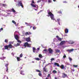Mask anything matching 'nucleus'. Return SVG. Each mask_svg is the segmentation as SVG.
Segmentation results:
<instances>
[{
	"label": "nucleus",
	"instance_id": "obj_1",
	"mask_svg": "<svg viewBox=\"0 0 79 79\" xmlns=\"http://www.w3.org/2000/svg\"><path fill=\"white\" fill-rule=\"evenodd\" d=\"M48 14V16H50L51 19L52 20H54L55 19H54V15L49 10H47Z\"/></svg>",
	"mask_w": 79,
	"mask_h": 79
},
{
	"label": "nucleus",
	"instance_id": "obj_2",
	"mask_svg": "<svg viewBox=\"0 0 79 79\" xmlns=\"http://www.w3.org/2000/svg\"><path fill=\"white\" fill-rule=\"evenodd\" d=\"M16 6H21L22 7V8H23L24 6H23V3H22V2L21 1H19L18 2V4L16 5Z\"/></svg>",
	"mask_w": 79,
	"mask_h": 79
},
{
	"label": "nucleus",
	"instance_id": "obj_3",
	"mask_svg": "<svg viewBox=\"0 0 79 79\" xmlns=\"http://www.w3.org/2000/svg\"><path fill=\"white\" fill-rule=\"evenodd\" d=\"M24 46L25 48L27 46V47H30V44H28L27 42L25 43L24 44Z\"/></svg>",
	"mask_w": 79,
	"mask_h": 79
},
{
	"label": "nucleus",
	"instance_id": "obj_4",
	"mask_svg": "<svg viewBox=\"0 0 79 79\" xmlns=\"http://www.w3.org/2000/svg\"><path fill=\"white\" fill-rule=\"evenodd\" d=\"M48 51L49 52V53L50 54H52V52H53V50L51 48H49L48 49Z\"/></svg>",
	"mask_w": 79,
	"mask_h": 79
},
{
	"label": "nucleus",
	"instance_id": "obj_5",
	"mask_svg": "<svg viewBox=\"0 0 79 79\" xmlns=\"http://www.w3.org/2000/svg\"><path fill=\"white\" fill-rule=\"evenodd\" d=\"M15 38L17 40H18L19 39V37L18 35H15Z\"/></svg>",
	"mask_w": 79,
	"mask_h": 79
},
{
	"label": "nucleus",
	"instance_id": "obj_6",
	"mask_svg": "<svg viewBox=\"0 0 79 79\" xmlns=\"http://www.w3.org/2000/svg\"><path fill=\"white\" fill-rule=\"evenodd\" d=\"M68 42L69 44H73L74 43V41L72 40H70L68 41Z\"/></svg>",
	"mask_w": 79,
	"mask_h": 79
},
{
	"label": "nucleus",
	"instance_id": "obj_7",
	"mask_svg": "<svg viewBox=\"0 0 79 79\" xmlns=\"http://www.w3.org/2000/svg\"><path fill=\"white\" fill-rule=\"evenodd\" d=\"M66 43L65 41H63L61 42L60 43V45H63V44H64Z\"/></svg>",
	"mask_w": 79,
	"mask_h": 79
},
{
	"label": "nucleus",
	"instance_id": "obj_8",
	"mask_svg": "<svg viewBox=\"0 0 79 79\" xmlns=\"http://www.w3.org/2000/svg\"><path fill=\"white\" fill-rule=\"evenodd\" d=\"M8 64H7L5 65V67L6 68V72H8Z\"/></svg>",
	"mask_w": 79,
	"mask_h": 79
},
{
	"label": "nucleus",
	"instance_id": "obj_9",
	"mask_svg": "<svg viewBox=\"0 0 79 79\" xmlns=\"http://www.w3.org/2000/svg\"><path fill=\"white\" fill-rule=\"evenodd\" d=\"M26 40L27 41V42H30V41H31V38H30L29 37L26 38Z\"/></svg>",
	"mask_w": 79,
	"mask_h": 79
},
{
	"label": "nucleus",
	"instance_id": "obj_10",
	"mask_svg": "<svg viewBox=\"0 0 79 79\" xmlns=\"http://www.w3.org/2000/svg\"><path fill=\"white\" fill-rule=\"evenodd\" d=\"M67 76V75L66 74H65L64 73L62 74V77H63V78H65V77H66Z\"/></svg>",
	"mask_w": 79,
	"mask_h": 79
},
{
	"label": "nucleus",
	"instance_id": "obj_11",
	"mask_svg": "<svg viewBox=\"0 0 79 79\" xmlns=\"http://www.w3.org/2000/svg\"><path fill=\"white\" fill-rule=\"evenodd\" d=\"M69 30L68 29L66 28L65 30V32L66 33V34H68L69 32Z\"/></svg>",
	"mask_w": 79,
	"mask_h": 79
},
{
	"label": "nucleus",
	"instance_id": "obj_12",
	"mask_svg": "<svg viewBox=\"0 0 79 79\" xmlns=\"http://www.w3.org/2000/svg\"><path fill=\"white\" fill-rule=\"evenodd\" d=\"M31 5L32 6V7H33V8H35L36 7V6L32 3H31Z\"/></svg>",
	"mask_w": 79,
	"mask_h": 79
},
{
	"label": "nucleus",
	"instance_id": "obj_13",
	"mask_svg": "<svg viewBox=\"0 0 79 79\" xmlns=\"http://www.w3.org/2000/svg\"><path fill=\"white\" fill-rule=\"evenodd\" d=\"M8 48H13V46H12V45L11 44H9L8 45Z\"/></svg>",
	"mask_w": 79,
	"mask_h": 79
},
{
	"label": "nucleus",
	"instance_id": "obj_14",
	"mask_svg": "<svg viewBox=\"0 0 79 79\" xmlns=\"http://www.w3.org/2000/svg\"><path fill=\"white\" fill-rule=\"evenodd\" d=\"M46 66H45L44 68H43V69L44 70V71H45V72H47V69L46 68Z\"/></svg>",
	"mask_w": 79,
	"mask_h": 79
},
{
	"label": "nucleus",
	"instance_id": "obj_15",
	"mask_svg": "<svg viewBox=\"0 0 79 79\" xmlns=\"http://www.w3.org/2000/svg\"><path fill=\"white\" fill-rule=\"evenodd\" d=\"M24 71L21 70L20 72V74H22V75H24Z\"/></svg>",
	"mask_w": 79,
	"mask_h": 79
},
{
	"label": "nucleus",
	"instance_id": "obj_16",
	"mask_svg": "<svg viewBox=\"0 0 79 79\" xmlns=\"http://www.w3.org/2000/svg\"><path fill=\"white\" fill-rule=\"evenodd\" d=\"M74 50V49H69L67 50V51L69 52H70V53H71V52H73V51Z\"/></svg>",
	"mask_w": 79,
	"mask_h": 79
},
{
	"label": "nucleus",
	"instance_id": "obj_17",
	"mask_svg": "<svg viewBox=\"0 0 79 79\" xmlns=\"http://www.w3.org/2000/svg\"><path fill=\"white\" fill-rule=\"evenodd\" d=\"M5 49L6 50H8V45H6V46H5Z\"/></svg>",
	"mask_w": 79,
	"mask_h": 79
},
{
	"label": "nucleus",
	"instance_id": "obj_18",
	"mask_svg": "<svg viewBox=\"0 0 79 79\" xmlns=\"http://www.w3.org/2000/svg\"><path fill=\"white\" fill-rule=\"evenodd\" d=\"M35 48V47H33V53H35V50H36Z\"/></svg>",
	"mask_w": 79,
	"mask_h": 79
},
{
	"label": "nucleus",
	"instance_id": "obj_19",
	"mask_svg": "<svg viewBox=\"0 0 79 79\" xmlns=\"http://www.w3.org/2000/svg\"><path fill=\"white\" fill-rule=\"evenodd\" d=\"M39 57L40 58H42L43 57V56H42V55L41 54H40L39 55Z\"/></svg>",
	"mask_w": 79,
	"mask_h": 79
},
{
	"label": "nucleus",
	"instance_id": "obj_20",
	"mask_svg": "<svg viewBox=\"0 0 79 79\" xmlns=\"http://www.w3.org/2000/svg\"><path fill=\"white\" fill-rule=\"evenodd\" d=\"M60 67L62 69H64V65H61V66H60Z\"/></svg>",
	"mask_w": 79,
	"mask_h": 79
},
{
	"label": "nucleus",
	"instance_id": "obj_21",
	"mask_svg": "<svg viewBox=\"0 0 79 79\" xmlns=\"http://www.w3.org/2000/svg\"><path fill=\"white\" fill-rule=\"evenodd\" d=\"M54 65H55V66H60L59 64L56 63H54Z\"/></svg>",
	"mask_w": 79,
	"mask_h": 79
},
{
	"label": "nucleus",
	"instance_id": "obj_22",
	"mask_svg": "<svg viewBox=\"0 0 79 79\" xmlns=\"http://www.w3.org/2000/svg\"><path fill=\"white\" fill-rule=\"evenodd\" d=\"M12 23H13L14 24H15V25H16V22H15V21L14 20H12Z\"/></svg>",
	"mask_w": 79,
	"mask_h": 79
},
{
	"label": "nucleus",
	"instance_id": "obj_23",
	"mask_svg": "<svg viewBox=\"0 0 79 79\" xmlns=\"http://www.w3.org/2000/svg\"><path fill=\"white\" fill-rule=\"evenodd\" d=\"M56 52V53H59L60 52V50L58 49H56L55 50Z\"/></svg>",
	"mask_w": 79,
	"mask_h": 79
},
{
	"label": "nucleus",
	"instance_id": "obj_24",
	"mask_svg": "<svg viewBox=\"0 0 79 79\" xmlns=\"http://www.w3.org/2000/svg\"><path fill=\"white\" fill-rule=\"evenodd\" d=\"M17 61H20V60H21V59H20V58L19 57H17Z\"/></svg>",
	"mask_w": 79,
	"mask_h": 79
},
{
	"label": "nucleus",
	"instance_id": "obj_25",
	"mask_svg": "<svg viewBox=\"0 0 79 79\" xmlns=\"http://www.w3.org/2000/svg\"><path fill=\"white\" fill-rule=\"evenodd\" d=\"M11 10L12 12H13L14 13H16V11H15L13 8H12Z\"/></svg>",
	"mask_w": 79,
	"mask_h": 79
},
{
	"label": "nucleus",
	"instance_id": "obj_26",
	"mask_svg": "<svg viewBox=\"0 0 79 79\" xmlns=\"http://www.w3.org/2000/svg\"><path fill=\"white\" fill-rule=\"evenodd\" d=\"M35 60H37V61H39V60H40V59L38 58H35Z\"/></svg>",
	"mask_w": 79,
	"mask_h": 79
},
{
	"label": "nucleus",
	"instance_id": "obj_27",
	"mask_svg": "<svg viewBox=\"0 0 79 79\" xmlns=\"http://www.w3.org/2000/svg\"><path fill=\"white\" fill-rule=\"evenodd\" d=\"M36 28H37L35 26H34L33 27V30H35V29H36Z\"/></svg>",
	"mask_w": 79,
	"mask_h": 79
},
{
	"label": "nucleus",
	"instance_id": "obj_28",
	"mask_svg": "<svg viewBox=\"0 0 79 79\" xmlns=\"http://www.w3.org/2000/svg\"><path fill=\"white\" fill-rule=\"evenodd\" d=\"M69 59L70 61H71L73 60L72 58L70 57H69Z\"/></svg>",
	"mask_w": 79,
	"mask_h": 79
},
{
	"label": "nucleus",
	"instance_id": "obj_29",
	"mask_svg": "<svg viewBox=\"0 0 79 79\" xmlns=\"http://www.w3.org/2000/svg\"><path fill=\"white\" fill-rule=\"evenodd\" d=\"M20 44L19 43H17V44L16 45H15V47H18V46H19V45Z\"/></svg>",
	"mask_w": 79,
	"mask_h": 79
},
{
	"label": "nucleus",
	"instance_id": "obj_30",
	"mask_svg": "<svg viewBox=\"0 0 79 79\" xmlns=\"http://www.w3.org/2000/svg\"><path fill=\"white\" fill-rule=\"evenodd\" d=\"M52 73H57V72H56V71L55 70H54L53 71Z\"/></svg>",
	"mask_w": 79,
	"mask_h": 79
},
{
	"label": "nucleus",
	"instance_id": "obj_31",
	"mask_svg": "<svg viewBox=\"0 0 79 79\" xmlns=\"http://www.w3.org/2000/svg\"><path fill=\"white\" fill-rule=\"evenodd\" d=\"M36 72H38L39 73H41V72L40 71V70H39L38 69H36Z\"/></svg>",
	"mask_w": 79,
	"mask_h": 79
},
{
	"label": "nucleus",
	"instance_id": "obj_32",
	"mask_svg": "<svg viewBox=\"0 0 79 79\" xmlns=\"http://www.w3.org/2000/svg\"><path fill=\"white\" fill-rule=\"evenodd\" d=\"M8 40L7 39L5 40V42L6 43H8Z\"/></svg>",
	"mask_w": 79,
	"mask_h": 79
},
{
	"label": "nucleus",
	"instance_id": "obj_33",
	"mask_svg": "<svg viewBox=\"0 0 79 79\" xmlns=\"http://www.w3.org/2000/svg\"><path fill=\"white\" fill-rule=\"evenodd\" d=\"M25 35H29V33L28 32H26L25 33Z\"/></svg>",
	"mask_w": 79,
	"mask_h": 79
},
{
	"label": "nucleus",
	"instance_id": "obj_34",
	"mask_svg": "<svg viewBox=\"0 0 79 79\" xmlns=\"http://www.w3.org/2000/svg\"><path fill=\"white\" fill-rule=\"evenodd\" d=\"M60 16H62V12H61V11H60Z\"/></svg>",
	"mask_w": 79,
	"mask_h": 79
},
{
	"label": "nucleus",
	"instance_id": "obj_35",
	"mask_svg": "<svg viewBox=\"0 0 79 79\" xmlns=\"http://www.w3.org/2000/svg\"><path fill=\"white\" fill-rule=\"evenodd\" d=\"M35 3V2H34V0H32L31 1V3H32V4H34Z\"/></svg>",
	"mask_w": 79,
	"mask_h": 79
},
{
	"label": "nucleus",
	"instance_id": "obj_36",
	"mask_svg": "<svg viewBox=\"0 0 79 79\" xmlns=\"http://www.w3.org/2000/svg\"><path fill=\"white\" fill-rule=\"evenodd\" d=\"M57 21L58 22V23L60 25V23H59V21H60V19H57Z\"/></svg>",
	"mask_w": 79,
	"mask_h": 79
},
{
	"label": "nucleus",
	"instance_id": "obj_37",
	"mask_svg": "<svg viewBox=\"0 0 79 79\" xmlns=\"http://www.w3.org/2000/svg\"><path fill=\"white\" fill-rule=\"evenodd\" d=\"M55 60V58H52L51 59V61H53V60Z\"/></svg>",
	"mask_w": 79,
	"mask_h": 79
},
{
	"label": "nucleus",
	"instance_id": "obj_38",
	"mask_svg": "<svg viewBox=\"0 0 79 79\" xmlns=\"http://www.w3.org/2000/svg\"><path fill=\"white\" fill-rule=\"evenodd\" d=\"M23 57V54H21L20 55V56H19V57L20 58H21V57Z\"/></svg>",
	"mask_w": 79,
	"mask_h": 79
},
{
	"label": "nucleus",
	"instance_id": "obj_39",
	"mask_svg": "<svg viewBox=\"0 0 79 79\" xmlns=\"http://www.w3.org/2000/svg\"><path fill=\"white\" fill-rule=\"evenodd\" d=\"M73 67H74V68H77V65H73Z\"/></svg>",
	"mask_w": 79,
	"mask_h": 79
},
{
	"label": "nucleus",
	"instance_id": "obj_40",
	"mask_svg": "<svg viewBox=\"0 0 79 79\" xmlns=\"http://www.w3.org/2000/svg\"><path fill=\"white\" fill-rule=\"evenodd\" d=\"M17 40V42H19V43H21V41L19 40Z\"/></svg>",
	"mask_w": 79,
	"mask_h": 79
},
{
	"label": "nucleus",
	"instance_id": "obj_41",
	"mask_svg": "<svg viewBox=\"0 0 79 79\" xmlns=\"http://www.w3.org/2000/svg\"><path fill=\"white\" fill-rule=\"evenodd\" d=\"M2 6H6V4H3L2 5Z\"/></svg>",
	"mask_w": 79,
	"mask_h": 79
},
{
	"label": "nucleus",
	"instance_id": "obj_42",
	"mask_svg": "<svg viewBox=\"0 0 79 79\" xmlns=\"http://www.w3.org/2000/svg\"><path fill=\"white\" fill-rule=\"evenodd\" d=\"M38 74L39 76H41L42 75V73H39Z\"/></svg>",
	"mask_w": 79,
	"mask_h": 79
},
{
	"label": "nucleus",
	"instance_id": "obj_43",
	"mask_svg": "<svg viewBox=\"0 0 79 79\" xmlns=\"http://www.w3.org/2000/svg\"><path fill=\"white\" fill-rule=\"evenodd\" d=\"M56 38L58 39V40H60V38H59V37H58V36H56Z\"/></svg>",
	"mask_w": 79,
	"mask_h": 79
},
{
	"label": "nucleus",
	"instance_id": "obj_44",
	"mask_svg": "<svg viewBox=\"0 0 79 79\" xmlns=\"http://www.w3.org/2000/svg\"><path fill=\"white\" fill-rule=\"evenodd\" d=\"M66 54H64V56L63 57V58H66Z\"/></svg>",
	"mask_w": 79,
	"mask_h": 79
},
{
	"label": "nucleus",
	"instance_id": "obj_45",
	"mask_svg": "<svg viewBox=\"0 0 79 79\" xmlns=\"http://www.w3.org/2000/svg\"><path fill=\"white\" fill-rule=\"evenodd\" d=\"M48 3H52V0H49L48 1Z\"/></svg>",
	"mask_w": 79,
	"mask_h": 79
},
{
	"label": "nucleus",
	"instance_id": "obj_46",
	"mask_svg": "<svg viewBox=\"0 0 79 79\" xmlns=\"http://www.w3.org/2000/svg\"><path fill=\"white\" fill-rule=\"evenodd\" d=\"M3 58H5V57H2L0 58L1 60H2L3 59Z\"/></svg>",
	"mask_w": 79,
	"mask_h": 79
},
{
	"label": "nucleus",
	"instance_id": "obj_47",
	"mask_svg": "<svg viewBox=\"0 0 79 79\" xmlns=\"http://www.w3.org/2000/svg\"><path fill=\"white\" fill-rule=\"evenodd\" d=\"M44 52H47V49H45L44 50Z\"/></svg>",
	"mask_w": 79,
	"mask_h": 79
},
{
	"label": "nucleus",
	"instance_id": "obj_48",
	"mask_svg": "<svg viewBox=\"0 0 79 79\" xmlns=\"http://www.w3.org/2000/svg\"><path fill=\"white\" fill-rule=\"evenodd\" d=\"M63 3H68V2L66 1H64L63 2Z\"/></svg>",
	"mask_w": 79,
	"mask_h": 79
},
{
	"label": "nucleus",
	"instance_id": "obj_49",
	"mask_svg": "<svg viewBox=\"0 0 79 79\" xmlns=\"http://www.w3.org/2000/svg\"><path fill=\"white\" fill-rule=\"evenodd\" d=\"M5 77H6V76H5V75H3V79H5Z\"/></svg>",
	"mask_w": 79,
	"mask_h": 79
},
{
	"label": "nucleus",
	"instance_id": "obj_50",
	"mask_svg": "<svg viewBox=\"0 0 79 79\" xmlns=\"http://www.w3.org/2000/svg\"><path fill=\"white\" fill-rule=\"evenodd\" d=\"M50 74H48V77H50Z\"/></svg>",
	"mask_w": 79,
	"mask_h": 79
},
{
	"label": "nucleus",
	"instance_id": "obj_51",
	"mask_svg": "<svg viewBox=\"0 0 79 79\" xmlns=\"http://www.w3.org/2000/svg\"><path fill=\"white\" fill-rule=\"evenodd\" d=\"M61 39H62L60 38V41H61Z\"/></svg>",
	"mask_w": 79,
	"mask_h": 79
},
{
	"label": "nucleus",
	"instance_id": "obj_52",
	"mask_svg": "<svg viewBox=\"0 0 79 79\" xmlns=\"http://www.w3.org/2000/svg\"><path fill=\"white\" fill-rule=\"evenodd\" d=\"M53 40H54V41H55L56 40V38H54V39H53Z\"/></svg>",
	"mask_w": 79,
	"mask_h": 79
},
{
	"label": "nucleus",
	"instance_id": "obj_53",
	"mask_svg": "<svg viewBox=\"0 0 79 79\" xmlns=\"http://www.w3.org/2000/svg\"><path fill=\"white\" fill-rule=\"evenodd\" d=\"M3 29L2 28H1L0 29L1 31H3Z\"/></svg>",
	"mask_w": 79,
	"mask_h": 79
},
{
	"label": "nucleus",
	"instance_id": "obj_54",
	"mask_svg": "<svg viewBox=\"0 0 79 79\" xmlns=\"http://www.w3.org/2000/svg\"><path fill=\"white\" fill-rule=\"evenodd\" d=\"M40 2V0H39L37 1V3H39V2Z\"/></svg>",
	"mask_w": 79,
	"mask_h": 79
},
{
	"label": "nucleus",
	"instance_id": "obj_55",
	"mask_svg": "<svg viewBox=\"0 0 79 79\" xmlns=\"http://www.w3.org/2000/svg\"><path fill=\"white\" fill-rule=\"evenodd\" d=\"M20 68L21 69H23V67H20Z\"/></svg>",
	"mask_w": 79,
	"mask_h": 79
},
{
	"label": "nucleus",
	"instance_id": "obj_56",
	"mask_svg": "<svg viewBox=\"0 0 79 79\" xmlns=\"http://www.w3.org/2000/svg\"><path fill=\"white\" fill-rule=\"evenodd\" d=\"M28 34H29V35H30V34H31V32H29Z\"/></svg>",
	"mask_w": 79,
	"mask_h": 79
},
{
	"label": "nucleus",
	"instance_id": "obj_57",
	"mask_svg": "<svg viewBox=\"0 0 79 79\" xmlns=\"http://www.w3.org/2000/svg\"><path fill=\"white\" fill-rule=\"evenodd\" d=\"M37 49L38 50H40V48H38Z\"/></svg>",
	"mask_w": 79,
	"mask_h": 79
},
{
	"label": "nucleus",
	"instance_id": "obj_58",
	"mask_svg": "<svg viewBox=\"0 0 79 79\" xmlns=\"http://www.w3.org/2000/svg\"><path fill=\"white\" fill-rule=\"evenodd\" d=\"M64 36H68V35H65Z\"/></svg>",
	"mask_w": 79,
	"mask_h": 79
},
{
	"label": "nucleus",
	"instance_id": "obj_59",
	"mask_svg": "<svg viewBox=\"0 0 79 79\" xmlns=\"http://www.w3.org/2000/svg\"><path fill=\"white\" fill-rule=\"evenodd\" d=\"M55 79H57V78H56V77H55Z\"/></svg>",
	"mask_w": 79,
	"mask_h": 79
},
{
	"label": "nucleus",
	"instance_id": "obj_60",
	"mask_svg": "<svg viewBox=\"0 0 79 79\" xmlns=\"http://www.w3.org/2000/svg\"><path fill=\"white\" fill-rule=\"evenodd\" d=\"M32 63H34V61H32Z\"/></svg>",
	"mask_w": 79,
	"mask_h": 79
},
{
	"label": "nucleus",
	"instance_id": "obj_61",
	"mask_svg": "<svg viewBox=\"0 0 79 79\" xmlns=\"http://www.w3.org/2000/svg\"><path fill=\"white\" fill-rule=\"evenodd\" d=\"M72 71L74 72V69L72 70Z\"/></svg>",
	"mask_w": 79,
	"mask_h": 79
},
{
	"label": "nucleus",
	"instance_id": "obj_62",
	"mask_svg": "<svg viewBox=\"0 0 79 79\" xmlns=\"http://www.w3.org/2000/svg\"><path fill=\"white\" fill-rule=\"evenodd\" d=\"M25 24H27L28 23H26V22L25 23Z\"/></svg>",
	"mask_w": 79,
	"mask_h": 79
},
{
	"label": "nucleus",
	"instance_id": "obj_63",
	"mask_svg": "<svg viewBox=\"0 0 79 79\" xmlns=\"http://www.w3.org/2000/svg\"><path fill=\"white\" fill-rule=\"evenodd\" d=\"M54 2H56V0H53Z\"/></svg>",
	"mask_w": 79,
	"mask_h": 79
},
{
	"label": "nucleus",
	"instance_id": "obj_64",
	"mask_svg": "<svg viewBox=\"0 0 79 79\" xmlns=\"http://www.w3.org/2000/svg\"><path fill=\"white\" fill-rule=\"evenodd\" d=\"M45 79H48L47 78V77H46Z\"/></svg>",
	"mask_w": 79,
	"mask_h": 79
}]
</instances>
